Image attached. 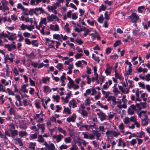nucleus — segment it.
<instances>
[{"label":"nucleus","instance_id":"1","mask_svg":"<svg viewBox=\"0 0 150 150\" xmlns=\"http://www.w3.org/2000/svg\"><path fill=\"white\" fill-rule=\"evenodd\" d=\"M116 98L114 96H110L107 99L108 101H110L112 100V105L115 106L116 104L117 105V107L121 109V105L122 103L121 101L120 100L119 101H116Z\"/></svg>","mask_w":150,"mask_h":150},{"label":"nucleus","instance_id":"2","mask_svg":"<svg viewBox=\"0 0 150 150\" xmlns=\"http://www.w3.org/2000/svg\"><path fill=\"white\" fill-rule=\"evenodd\" d=\"M105 134L107 136L108 140H109L110 137H117L118 135H120V133L119 132H116L114 130H108L105 132Z\"/></svg>","mask_w":150,"mask_h":150},{"label":"nucleus","instance_id":"3","mask_svg":"<svg viewBox=\"0 0 150 150\" xmlns=\"http://www.w3.org/2000/svg\"><path fill=\"white\" fill-rule=\"evenodd\" d=\"M42 145L45 146L44 148L45 150H54L55 149L54 144L52 143L48 144L47 142H45Z\"/></svg>","mask_w":150,"mask_h":150},{"label":"nucleus","instance_id":"4","mask_svg":"<svg viewBox=\"0 0 150 150\" xmlns=\"http://www.w3.org/2000/svg\"><path fill=\"white\" fill-rule=\"evenodd\" d=\"M47 18L48 22H52L53 20L58 21L59 20L58 17L56 15L53 14L50 15L49 14H47Z\"/></svg>","mask_w":150,"mask_h":150},{"label":"nucleus","instance_id":"5","mask_svg":"<svg viewBox=\"0 0 150 150\" xmlns=\"http://www.w3.org/2000/svg\"><path fill=\"white\" fill-rule=\"evenodd\" d=\"M63 138L64 136L61 134L54 135L52 137V139L55 140V142L57 143L60 142Z\"/></svg>","mask_w":150,"mask_h":150},{"label":"nucleus","instance_id":"6","mask_svg":"<svg viewBox=\"0 0 150 150\" xmlns=\"http://www.w3.org/2000/svg\"><path fill=\"white\" fill-rule=\"evenodd\" d=\"M129 17L132 22H137L139 19V16L135 13H132Z\"/></svg>","mask_w":150,"mask_h":150},{"label":"nucleus","instance_id":"7","mask_svg":"<svg viewBox=\"0 0 150 150\" xmlns=\"http://www.w3.org/2000/svg\"><path fill=\"white\" fill-rule=\"evenodd\" d=\"M7 32L8 35V37L7 38H8L9 40L13 41L16 39L17 37L16 33H10L8 31H7Z\"/></svg>","mask_w":150,"mask_h":150},{"label":"nucleus","instance_id":"8","mask_svg":"<svg viewBox=\"0 0 150 150\" xmlns=\"http://www.w3.org/2000/svg\"><path fill=\"white\" fill-rule=\"evenodd\" d=\"M97 115L99 116L101 121L105 120L107 119V116L102 111L97 113Z\"/></svg>","mask_w":150,"mask_h":150},{"label":"nucleus","instance_id":"9","mask_svg":"<svg viewBox=\"0 0 150 150\" xmlns=\"http://www.w3.org/2000/svg\"><path fill=\"white\" fill-rule=\"evenodd\" d=\"M2 7V10L4 11L6 10H8L9 9V8L8 7L7 5L8 4V2L6 0H4L1 1Z\"/></svg>","mask_w":150,"mask_h":150},{"label":"nucleus","instance_id":"10","mask_svg":"<svg viewBox=\"0 0 150 150\" xmlns=\"http://www.w3.org/2000/svg\"><path fill=\"white\" fill-rule=\"evenodd\" d=\"M76 117V116L75 114H73L72 115L70 116L67 119V121L68 122H74Z\"/></svg>","mask_w":150,"mask_h":150},{"label":"nucleus","instance_id":"11","mask_svg":"<svg viewBox=\"0 0 150 150\" xmlns=\"http://www.w3.org/2000/svg\"><path fill=\"white\" fill-rule=\"evenodd\" d=\"M49 28L52 30L55 31H58L59 30V26L57 24L55 25L50 24Z\"/></svg>","mask_w":150,"mask_h":150},{"label":"nucleus","instance_id":"12","mask_svg":"<svg viewBox=\"0 0 150 150\" xmlns=\"http://www.w3.org/2000/svg\"><path fill=\"white\" fill-rule=\"evenodd\" d=\"M106 66L107 68L105 70V73L107 76H108L110 74L112 68L109 66L108 64H106Z\"/></svg>","mask_w":150,"mask_h":150},{"label":"nucleus","instance_id":"13","mask_svg":"<svg viewBox=\"0 0 150 150\" xmlns=\"http://www.w3.org/2000/svg\"><path fill=\"white\" fill-rule=\"evenodd\" d=\"M38 127L41 129V131L42 133H43L45 131V125L44 124H38L37 125Z\"/></svg>","mask_w":150,"mask_h":150},{"label":"nucleus","instance_id":"14","mask_svg":"<svg viewBox=\"0 0 150 150\" xmlns=\"http://www.w3.org/2000/svg\"><path fill=\"white\" fill-rule=\"evenodd\" d=\"M47 8L49 11H53L54 9L57 8V6L54 4L52 6H48Z\"/></svg>","mask_w":150,"mask_h":150},{"label":"nucleus","instance_id":"15","mask_svg":"<svg viewBox=\"0 0 150 150\" xmlns=\"http://www.w3.org/2000/svg\"><path fill=\"white\" fill-rule=\"evenodd\" d=\"M69 106L72 105L73 108H74L76 107V102L74 99H72L69 102Z\"/></svg>","mask_w":150,"mask_h":150},{"label":"nucleus","instance_id":"16","mask_svg":"<svg viewBox=\"0 0 150 150\" xmlns=\"http://www.w3.org/2000/svg\"><path fill=\"white\" fill-rule=\"evenodd\" d=\"M38 141L40 143H44L45 142H46L45 141V139L43 138L42 136L41 135H39L38 137Z\"/></svg>","mask_w":150,"mask_h":150},{"label":"nucleus","instance_id":"17","mask_svg":"<svg viewBox=\"0 0 150 150\" xmlns=\"http://www.w3.org/2000/svg\"><path fill=\"white\" fill-rule=\"evenodd\" d=\"M10 54L11 56L10 57H9L8 55H7L5 58V59L9 60L11 63H12L13 62L14 56L13 54L11 53Z\"/></svg>","mask_w":150,"mask_h":150},{"label":"nucleus","instance_id":"18","mask_svg":"<svg viewBox=\"0 0 150 150\" xmlns=\"http://www.w3.org/2000/svg\"><path fill=\"white\" fill-rule=\"evenodd\" d=\"M18 133L19 136L21 137L26 136L27 135V133L25 131H19Z\"/></svg>","mask_w":150,"mask_h":150},{"label":"nucleus","instance_id":"19","mask_svg":"<svg viewBox=\"0 0 150 150\" xmlns=\"http://www.w3.org/2000/svg\"><path fill=\"white\" fill-rule=\"evenodd\" d=\"M64 110L63 112H66L67 114L70 115L71 114V110L68 108H66L65 106H64Z\"/></svg>","mask_w":150,"mask_h":150},{"label":"nucleus","instance_id":"20","mask_svg":"<svg viewBox=\"0 0 150 150\" xmlns=\"http://www.w3.org/2000/svg\"><path fill=\"white\" fill-rule=\"evenodd\" d=\"M11 137H12L13 138H14L15 136L18 135V132L17 130L15 129L13 130H11Z\"/></svg>","mask_w":150,"mask_h":150},{"label":"nucleus","instance_id":"21","mask_svg":"<svg viewBox=\"0 0 150 150\" xmlns=\"http://www.w3.org/2000/svg\"><path fill=\"white\" fill-rule=\"evenodd\" d=\"M57 129L59 132L63 134L64 136L66 135L67 132L65 130L63 129L62 128L60 127H58Z\"/></svg>","mask_w":150,"mask_h":150},{"label":"nucleus","instance_id":"22","mask_svg":"<svg viewBox=\"0 0 150 150\" xmlns=\"http://www.w3.org/2000/svg\"><path fill=\"white\" fill-rule=\"evenodd\" d=\"M44 91L45 92H51V90L48 86H44Z\"/></svg>","mask_w":150,"mask_h":150},{"label":"nucleus","instance_id":"23","mask_svg":"<svg viewBox=\"0 0 150 150\" xmlns=\"http://www.w3.org/2000/svg\"><path fill=\"white\" fill-rule=\"evenodd\" d=\"M36 146V143L30 142L29 144V148H31L33 150H35V147Z\"/></svg>","mask_w":150,"mask_h":150},{"label":"nucleus","instance_id":"24","mask_svg":"<svg viewBox=\"0 0 150 150\" xmlns=\"http://www.w3.org/2000/svg\"><path fill=\"white\" fill-rule=\"evenodd\" d=\"M71 138L70 137H67L64 139V141L66 144L70 143L71 142Z\"/></svg>","mask_w":150,"mask_h":150},{"label":"nucleus","instance_id":"25","mask_svg":"<svg viewBox=\"0 0 150 150\" xmlns=\"http://www.w3.org/2000/svg\"><path fill=\"white\" fill-rule=\"evenodd\" d=\"M85 105L86 106H90L91 103V100L89 98H87L85 101Z\"/></svg>","mask_w":150,"mask_h":150},{"label":"nucleus","instance_id":"26","mask_svg":"<svg viewBox=\"0 0 150 150\" xmlns=\"http://www.w3.org/2000/svg\"><path fill=\"white\" fill-rule=\"evenodd\" d=\"M81 114L84 118H87V117L88 113L86 111L82 110Z\"/></svg>","mask_w":150,"mask_h":150},{"label":"nucleus","instance_id":"27","mask_svg":"<svg viewBox=\"0 0 150 150\" xmlns=\"http://www.w3.org/2000/svg\"><path fill=\"white\" fill-rule=\"evenodd\" d=\"M123 121L125 124H127L130 122V119L129 117H126L123 119Z\"/></svg>","mask_w":150,"mask_h":150},{"label":"nucleus","instance_id":"28","mask_svg":"<svg viewBox=\"0 0 150 150\" xmlns=\"http://www.w3.org/2000/svg\"><path fill=\"white\" fill-rule=\"evenodd\" d=\"M54 39L61 40L60 35L59 34H54L53 35Z\"/></svg>","mask_w":150,"mask_h":150},{"label":"nucleus","instance_id":"29","mask_svg":"<svg viewBox=\"0 0 150 150\" xmlns=\"http://www.w3.org/2000/svg\"><path fill=\"white\" fill-rule=\"evenodd\" d=\"M113 92L115 93V95L117 96L118 93H120V92L118 90L117 88H113L112 90Z\"/></svg>","mask_w":150,"mask_h":150},{"label":"nucleus","instance_id":"30","mask_svg":"<svg viewBox=\"0 0 150 150\" xmlns=\"http://www.w3.org/2000/svg\"><path fill=\"white\" fill-rule=\"evenodd\" d=\"M92 57L96 62H97L98 63H99L100 59H99V57L94 56V54H92Z\"/></svg>","mask_w":150,"mask_h":150},{"label":"nucleus","instance_id":"31","mask_svg":"<svg viewBox=\"0 0 150 150\" xmlns=\"http://www.w3.org/2000/svg\"><path fill=\"white\" fill-rule=\"evenodd\" d=\"M103 19L104 18L103 15H101L100 16V17L98 18L97 21L98 22L102 23L103 22Z\"/></svg>","mask_w":150,"mask_h":150},{"label":"nucleus","instance_id":"32","mask_svg":"<svg viewBox=\"0 0 150 150\" xmlns=\"http://www.w3.org/2000/svg\"><path fill=\"white\" fill-rule=\"evenodd\" d=\"M115 76L116 78L118 79H123L122 76V74H119L117 73H115Z\"/></svg>","mask_w":150,"mask_h":150},{"label":"nucleus","instance_id":"33","mask_svg":"<svg viewBox=\"0 0 150 150\" xmlns=\"http://www.w3.org/2000/svg\"><path fill=\"white\" fill-rule=\"evenodd\" d=\"M64 28L65 30L67 31L68 33L70 32V29L69 28V24L67 23L65 25Z\"/></svg>","mask_w":150,"mask_h":150},{"label":"nucleus","instance_id":"34","mask_svg":"<svg viewBox=\"0 0 150 150\" xmlns=\"http://www.w3.org/2000/svg\"><path fill=\"white\" fill-rule=\"evenodd\" d=\"M144 132L141 131L140 132L138 133V134H137V137L142 138L143 137H144Z\"/></svg>","mask_w":150,"mask_h":150},{"label":"nucleus","instance_id":"35","mask_svg":"<svg viewBox=\"0 0 150 150\" xmlns=\"http://www.w3.org/2000/svg\"><path fill=\"white\" fill-rule=\"evenodd\" d=\"M5 48L8 49V51H11L12 50V47L9 44H6L4 46Z\"/></svg>","mask_w":150,"mask_h":150},{"label":"nucleus","instance_id":"36","mask_svg":"<svg viewBox=\"0 0 150 150\" xmlns=\"http://www.w3.org/2000/svg\"><path fill=\"white\" fill-rule=\"evenodd\" d=\"M83 30H85L83 34V36L85 37L88 34L89 32H90V31L88 28H84V29Z\"/></svg>","mask_w":150,"mask_h":150},{"label":"nucleus","instance_id":"37","mask_svg":"<svg viewBox=\"0 0 150 150\" xmlns=\"http://www.w3.org/2000/svg\"><path fill=\"white\" fill-rule=\"evenodd\" d=\"M68 146L66 144H62L60 146H59V148L60 150H62L63 149H67Z\"/></svg>","mask_w":150,"mask_h":150},{"label":"nucleus","instance_id":"38","mask_svg":"<svg viewBox=\"0 0 150 150\" xmlns=\"http://www.w3.org/2000/svg\"><path fill=\"white\" fill-rule=\"evenodd\" d=\"M40 22L44 24L45 25H46L47 24V19L46 18H41Z\"/></svg>","mask_w":150,"mask_h":150},{"label":"nucleus","instance_id":"39","mask_svg":"<svg viewBox=\"0 0 150 150\" xmlns=\"http://www.w3.org/2000/svg\"><path fill=\"white\" fill-rule=\"evenodd\" d=\"M15 140L18 142L20 146H22L23 145L22 141L20 138H16L15 139Z\"/></svg>","mask_w":150,"mask_h":150},{"label":"nucleus","instance_id":"40","mask_svg":"<svg viewBox=\"0 0 150 150\" xmlns=\"http://www.w3.org/2000/svg\"><path fill=\"white\" fill-rule=\"evenodd\" d=\"M50 78L48 77H43L42 79V81L43 83H46L47 81H49Z\"/></svg>","mask_w":150,"mask_h":150},{"label":"nucleus","instance_id":"41","mask_svg":"<svg viewBox=\"0 0 150 150\" xmlns=\"http://www.w3.org/2000/svg\"><path fill=\"white\" fill-rule=\"evenodd\" d=\"M148 122L147 120L142 119V125L143 126H146L148 125Z\"/></svg>","mask_w":150,"mask_h":150},{"label":"nucleus","instance_id":"42","mask_svg":"<svg viewBox=\"0 0 150 150\" xmlns=\"http://www.w3.org/2000/svg\"><path fill=\"white\" fill-rule=\"evenodd\" d=\"M31 44L34 46L38 47V43L36 40H33L31 42Z\"/></svg>","mask_w":150,"mask_h":150},{"label":"nucleus","instance_id":"43","mask_svg":"<svg viewBox=\"0 0 150 150\" xmlns=\"http://www.w3.org/2000/svg\"><path fill=\"white\" fill-rule=\"evenodd\" d=\"M108 83V82H105V84L103 85L102 88L103 89L106 90L109 88V86Z\"/></svg>","mask_w":150,"mask_h":150},{"label":"nucleus","instance_id":"44","mask_svg":"<svg viewBox=\"0 0 150 150\" xmlns=\"http://www.w3.org/2000/svg\"><path fill=\"white\" fill-rule=\"evenodd\" d=\"M127 113L129 115H132L134 114V110L131 109V108H129L127 111Z\"/></svg>","mask_w":150,"mask_h":150},{"label":"nucleus","instance_id":"45","mask_svg":"<svg viewBox=\"0 0 150 150\" xmlns=\"http://www.w3.org/2000/svg\"><path fill=\"white\" fill-rule=\"evenodd\" d=\"M106 8V6H104L103 4H102L99 9V12H100L102 10L105 11V10Z\"/></svg>","mask_w":150,"mask_h":150},{"label":"nucleus","instance_id":"46","mask_svg":"<svg viewBox=\"0 0 150 150\" xmlns=\"http://www.w3.org/2000/svg\"><path fill=\"white\" fill-rule=\"evenodd\" d=\"M89 34L90 36H91L93 37V39H95L97 35L98 34V33H92Z\"/></svg>","mask_w":150,"mask_h":150},{"label":"nucleus","instance_id":"47","mask_svg":"<svg viewBox=\"0 0 150 150\" xmlns=\"http://www.w3.org/2000/svg\"><path fill=\"white\" fill-rule=\"evenodd\" d=\"M17 36L19 38V39H18V41L21 42L24 39V38L21 34H18Z\"/></svg>","mask_w":150,"mask_h":150},{"label":"nucleus","instance_id":"48","mask_svg":"<svg viewBox=\"0 0 150 150\" xmlns=\"http://www.w3.org/2000/svg\"><path fill=\"white\" fill-rule=\"evenodd\" d=\"M27 29L29 31H31L32 29H34V27L33 25H27Z\"/></svg>","mask_w":150,"mask_h":150},{"label":"nucleus","instance_id":"49","mask_svg":"<svg viewBox=\"0 0 150 150\" xmlns=\"http://www.w3.org/2000/svg\"><path fill=\"white\" fill-rule=\"evenodd\" d=\"M46 45H47L49 48L54 49V46L51 44V43H49V42H46Z\"/></svg>","mask_w":150,"mask_h":150},{"label":"nucleus","instance_id":"50","mask_svg":"<svg viewBox=\"0 0 150 150\" xmlns=\"http://www.w3.org/2000/svg\"><path fill=\"white\" fill-rule=\"evenodd\" d=\"M56 67L60 71L63 68L62 64V63H59L57 65Z\"/></svg>","mask_w":150,"mask_h":150},{"label":"nucleus","instance_id":"51","mask_svg":"<svg viewBox=\"0 0 150 150\" xmlns=\"http://www.w3.org/2000/svg\"><path fill=\"white\" fill-rule=\"evenodd\" d=\"M121 44V41L120 40L116 41L115 43L114 44L113 46L114 47H117L119 45Z\"/></svg>","mask_w":150,"mask_h":150},{"label":"nucleus","instance_id":"52","mask_svg":"<svg viewBox=\"0 0 150 150\" xmlns=\"http://www.w3.org/2000/svg\"><path fill=\"white\" fill-rule=\"evenodd\" d=\"M136 117L135 116L131 117L130 118H129L130 121L132 122H135L136 121Z\"/></svg>","mask_w":150,"mask_h":150},{"label":"nucleus","instance_id":"53","mask_svg":"<svg viewBox=\"0 0 150 150\" xmlns=\"http://www.w3.org/2000/svg\"><path fill=\"white\" fill-rule=\"evenodd\" d=\"M27 25H25L24 24H22L20 28L22 30H24L26 29H27Z\"/></svg>","mask_w":150,"mask_h":150},{"label":"nucleus","instance_id":"54","mask_svg":"<svg viewBox=\"0 0 150 150\" xmlns=\"http://www.w3.org/2000/svg\"><path fill=\"white\" fill-rule=\"evenodd\" d=\"M119 129L120 130H124V126L123 123H121L118 126Z\"/></svg>","mask_w":150,"mask_h":150},{"label":"nucleus","instance_id":"55","mask_svg":"<svg viewBox=\"0 0 150 150\" xmlns=\"http://www.w3.org/2000/svg\"><path fill=\"white\" fill-rule=\"evenodd\" d=\"M9 126L10 127V128L8 129V130H10L11 131V130H13L15 129V127L13 123H11L9 124Z\"/></svg>","mask_w":150,"mask_h":150},{"label":"nucleus","instance_id":"56","mask_svg":"<svg viewBox=\"0 0 150 150\" xmlns=\"http://www.w3.org/2000/svg\"><path fill=\"white\" fill-rule=\"evenodd\" d=\"M11 19L12 20L16 21L18 19V17L16 15L13 14L11 16Z\"/></svg>","mask_w":150,"mask_h":150},{"label":"nucleus","instance_id":"57","mask_svg":"<svg viewBox=\"0 0 150 150\" xmlns=\"http://www.w3.org/2000/svg\"><path fill=\"white\" fill-rule=\"evenodd\" d=\"M145 80L147 81H150V74H148L145 76Z\"/></svg>","mask_w":150,"mask_h":150},{"label":"nucleus","instance_id":"58","mask_svg":"<svg viewBox=\"0 0 150 150\" xmlns=\"http://www.w3.org/2000/svg\"><path fill=\"white\" fill-rule=\"evenodd\" d=\"M31 65L35 68H36L38 67V63L35 62H31Z\"/></svg>","mask_w":150,"mask_h":150},{"label":"nucleus","instance_id":"59","mask_svg":"<svg viewBox=\"0 0 150 150\" xmlns=\"http://www.w3.org/2000/svg\"><path fill=\"white\" fill-rule=\"evenodd\" d=\"M3 37L8 38V34H5L4 32H2L1 33H0V38H1Z\"/></svg>","mask_w":150,"mask_h":150},{"label":"nucleus","instance_id":"60","mask_svg":"<svg viewBox=\"0 0 150 150\" xmlns=\"http://www.w3.org/2000/svg\"><path fill=\"white\" fill-rule=\"evenodd\" d=\"M83 56V54L82 53H77L75 56V57L76 59H78L80 58L81 57Z\"/></svg>","mask_w":150,"mask_h":150},{"label":"nucleus","instance_id":"61","mask_svg":"<svg viewBox=\"0 0 150 150\" xmlns=\"http://www.w3.org/2000/svg\"><path fill=\"white\" fill-rule=\"evenodd\" d=\"M70 150H78V148L76 145L74 144L70 148Z\"/></svg>","mask_w":150,"mask_h":150},{"label":"nucleus","instance_id":"62","mask_svg":"<svg viewBox=\"0 0 150 150\" xmlns=\"http://www.w3.org/2000/svg\"><path fill=\"white\" fill-rule=\"evenodd\" d=\"M9 113L11 115L13 114H15V112L14 109L13 108H11L9 110Z\"/></svg>","mask_w":150,"mask_h":150},{"label":"nucleus","instance_id":"63","mask_svg":"<svg viewBox=\"0 0 150 150\" xmlns=\"http://www.w3.org/2000/svg\"><path fill=\"white\" fill-rule=\"evenodd\" d=\"M88 23L91 26L94 25V23L93 21H91L89 19H88L87 21Z\"/></svg>","mask_w":150,"mask_h":150},{"label":"nucleus","instance_id":"64","mask_svg":"<svg viewBox=\"0 0 150 150\" xmlns=\"http://www.w3.org/2000/svg\"><path fill=\"white\" fill-rule=\"evenodd\" d=\"M88 139L92 140L95 138V135L92 134H89Z\"/></svg>","mask_w":150,"mask_h":150}]
</instances>
